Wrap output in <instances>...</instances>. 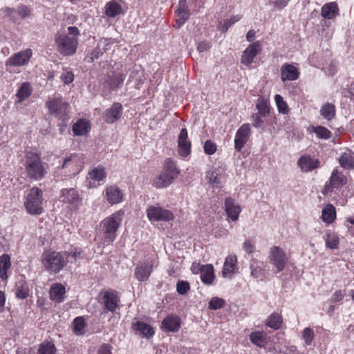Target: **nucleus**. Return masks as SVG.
<instances>
[{"mask_svg":"<svg viewBox=\"0 0 354 354\" xmlns=\"http://www.w3.org/2000/svg\"><path fill=\"white\" fill-rule=\"evenodd\" d=\"M80 32L75 26L68 27V33L59 31L55 36L57 51L63 56L74 55L78 46V36Z\"/></svg>","mask_w":354,"mask_h":354,"instance_id":"obj_1","label":"nucleus"},{"mask_svg":"<svg viewBox=\"0 0 354 354\" xmlns=\"http://www.w3.org/2000/svg\"><path fill=\"white\" fill-rule=\"evenodd\" d=\"M124 215V211L120 209L101 222L104 244L109 245L115 240L116 232L122 223Z\"/></svg>","mask_w":354,"mask_h":354,"instance_id":"obj_2","label":"nucleus"},{"mask_svg":"<svg viewBox=\"0 0 354 354\" xmlns=\"http://www.w3.org/2000/svg\"><path fill=\"white\" fill-rule=\"evenodd\" d=\"M25 168L27 176L35 180H40L47 174V167L35 153L28 151L26 154Z\"/></svg>","mask_w":354,"mask_h":354,"instance_id":"obj_3","label":"nucleus"},{"mask_svg":"<svg viewBox=\"0 0 354 354\" xmlns=\"http://www.w3.org/2000/svg\"><path fill=\"white\" fill-rule=\"evenodd\" d=\"M41 262L48 272L55 274L66 266L67 259L65 253L46 251L41 255Z\"/></svg>","mask_w":354,"mask_h":354,"instance_id":"obj_4","label":"nucleus"},{"mask_svg":"<svg viewBox=\"0 0 354 354\" xmlns=\"http://www.w3.org/2000/svg\"><path fill=\"white\" fill-rule=\"evenodd\" d=\"M180 170L177 168L175 162L166 159L161 173L153 178V185L161 189L168 187L178 177Z\"/></svg>","mask_w":354,"mask_h":354,"instance_id":"obj_5","label":"nucleus"},{"mask_svg":"<svg viewBox=\"0 0 354 354\" xmlns=\"http://www.w3.org/2000/svg\"><path fill=\"white\" fill-rule=\"evenodd\" d=\"M24 207L29 214H41L44 212L41 189L36 187L31 188L26 196Z\"/></svg>","mask_w":354,"mask_h":354,"instance_id":"obj_6","label":"nucleus"},{"mask_svg":"<svg viewBox=\"0 0 354 354\" xmlns=\"http://www.w3.org/2000/svg\"><path fill=\"white\" fill-rule=\"evenodd\" d=\"M46 106L50 114L55 115L64 122L68 120L70 105L62 97H54L46 101Z\"/></svg>","mask_w":354,"mask_h":354,"instance_id":"obj_7","label":"nucleus"},{"mask_svg":"<svg viewBox=\"0 0 354 354\" xmlns=\"http://www.w3.org/2000/svg\"><path fill=\"white\" fill-rule=\"evenodd\" d=\"M146 214L151 223L169 222L174 218V215L171 210L165 209L158 204L149 206L146 209Z\"/></svg>","mask_w":354,"mask_h":354,"instance_id":"obj_8","label":"nucleus"},{"mask_svg":"<svg viewBox=\"0 0 354 354\" xmlns=\"http://www.w3.org/2000/svg\"><path fill=\"white\" fill-rule=\"evenodd\" d=\"M269 259L270 263L275 268L276 273L283 270L288 261V258L284 251L277 246H274L270 249Z\"/></svg>","mask_w":354,"mask_h":354,"instance_id":"obj_9","label":"nucleus"},{"mask_svg":"<svg viewBox=\"0 0 354 354\" xmlns=\"http://www.w3.org/2000/svg\"><path fill=\"white\" fill-rule=\"evenodd\" d=\"M251 135L250 125L248 123L241 125L237 130L234 139V148L238 152L241 151Z\"/></svg>","mask_w":354,"mask_h":354,"instance_id":"obj_10","label":"nucleus"},{"mask_svg":"<svg viewBox=\"0 0 354 354\" xmlns=\"http://www.w3.org/2000/svg\"><path fill=\"white\" fill-rule=\"evenodd\" d=\"M346 177L337 170H334L330 177L329 182L326 183L323 194L326 195L333 192L335 189H338L346 183Z\"/></svg>","mask_w":354,"mask_h":354,"instance_id":"obj_11","label":"nucleus"},{"mask_svg":"<svg viewBox=\"0 0 354 354\" xmlns=\"http://www.w3.org/2000/svg\"><path fill=\"white\" fill-rule=\"evenodd\" d=\"M111 44V39H100L97 44V46L87 54L84 58V60L87 63H93L95 60L98 59L100 57L102 56L104 53H105L109 49V46Z\"/></svg>","mask_w":354,"mask_h":354,"instance_id":"obj_12","label":"nucleus"},{"mask_svg":"<svg viewBox=\"0 0 354 354\" xmlns=\"http://www.w3.org/2000/svg\"><path fill=\"white\" fill-rule=\"evenodd\" d=\"M32 56V50L26 49L15 53L10 57L6 62V66H21L27 64Z\"/></svg>","mask_w":354,"mask_h":354,"instance_id":"obj_13","label":"nucleus"},{"mask_svg":"<svg viewBox=\"0 0 354 354\" xmlns=\"http://www.w3.org/2000/svg\"><path fill=\"white\" fill-rule=\"evenodd\" d=\"M104 309L114 313L119 308L120 302V297L115 290H107L104 292L102 297Z\"/></svg>","mask_w":354,"mask_h":354,"instance_id":"obj_14","label":"nucleus"},{"mask_svg":"<svg viewBox=\"0 0 354 354\" xmlns=\"http://www.w3.org/2000/svg\"><path fill=\"white\" fill-rule=\"evenodd\" d=\"M122 106L119 102H114L111 107L103 113V119L107 124H113L118 121L122 115Z\"/></svg>","mask_w":354,"mask_h":354,"instance_id":"obj_15","label":"nucleus"},{"mask_svg":"<svg viewBox=\"0 0 354 354\" xmlns=\"http://www.w3.org/2000/svg\"><path fill=\"white\" fill-rule=\"evenodd\" d=\"M153 262L149 260L139 263L135 268V277L139 281H147L153 270Z\"/></svg>","mask_w":354,"mask_h":354,"instance_id":"obj_16","label":"nucleus"},{"mask_svg":"<svg viewBox=\"0 0 354 354\" xmlns=\"http://www.w3.org/2000/svg\"><path fill=\"white\" fill-rule=\"evenodd\" d=\"M191 142L188 140L187 131L183 128L178 138V154L182 157L187 156L191 152Z\"/></svg>","mask_w":354,"mask_h":354,"instance_id":"obj_17","label":"nucleus"},{"mask_svg":"<svg viewBox=\"0 0 354 354\" xmlns=\"http://www.w3.org/2000/svg\"><path fill=\"white\" fill-rule=\"evenodd\" d=\"M261 50V44L259 41H256L250 44L244 50L241 57V64L245 66H250L254 58Z\"/></svg>","mask_w":354,"mask_h":354,"instance_id":"obj_18","label":"nucleus"},{"mask_svg":"<svg viewBox=\"0 0 354 354\" xmlns=\"http://www.w3.org/2000/svg\"><path fill=\"white\" fill-rule=\"evenodd\" d=\"M180 318L174 314L167 316L161 323V328L166 332L176 333L180 328Z\"/></svg>","mask_w":354,"mask_h":354,"instance_id":"obj_19","label":"nucleus"},{"mask_svg":"<svg viewBox=\"0 0 354 354\" xmlns=\"http://www.w3.org/2000/svg\"><path fill=\"white\" fill-rule=\"evenodd\" d=\"M61 192L62 194L59 196L60 201L69 203L75 207L78 206L81 203V198L78 192L75 189H63Z\"/></svg>","mask_w":354,"mask_h":354,"instance_id":"obj_20","label":"nucleus"},{"mask_svg":"<svg viewBox=\"0 0 354 354\" xmlns=\"http://www.w3.org/2000/svg\"><path fill=\"white\" fill-rule=\"evenodd\" d=\"M132 329L136 335H139L147 338H149L154 335V330L152 327L143 322L134 320L132 322Z\"/></svg>","mask_w":354,"mask_h":354,"instance_id":"obj_21","label":"nucleus"},{"mask_svg":"<svg viewBox=\"0 0 354 354\" xmlns=\"http://www.w3.org/2000/svg\"><path fill=\"white\" fill-rule=\"evenodd\" d=\"M50 299L56 303H62L66 298V288L62 283L53 284L49 290Z\"/></svg>","mask_w":354,"mask_h":354,"instance_id":"obj_22","label":"nucleus"},{"mask_svg":"<svg viewBox=\"0 0 354 354\" xmlns=\"http://www.w3.org/2000/svg\"><path fill=\"white\" fill-rule=\"evenodd\" d=\"M297 165L303 171L308 172L319 167V161L313 158L310 155H303L298 160Z\"/></svg>","mask_w":354,"mask_h":354,"instance_id":"obj_23","label":"nucleus"},{"mask_svg":"<svg viewBox=\"0 0 354 354\" xmlns=\"http://www.w3.org/2000/svg\"><path fill=\"white\" fill-rule=\"evenodd\" d=\"M299 73L297 68L290 64H284L281 68V78L286 81H294L299 78Z\"/></svg>","mask_w":354,"mask_h":354,"instance_id":"obj_24","label":"nucleus"},{"mask_svg":"<svg viewBox=\"0 0 354 354\" xmlns=\"http://www.w3.org/2000/svg\"><path fill=\"white\" fill-rule=\"evenodd\" d=\"M225 207L227 216L233 221H236L241 213L240 206L236 204L232 198L227 197L225 201Z\"/></svg>","mask_w":354,"mask_h":354,"instance_id":"obj_25","label":"nucleus"},{"mask_svg":"<svg viewBox=\"0 0 354 354\" xmlns=\"http://www.w3.org/2000/svg\"><path fill=\"white\" fill-rule=\"evenodd\" d=\"M12 291L15 292V297L20 299H25L30 295L29 285L23 278L18 279L15 282Z\"/></svg>","mask_w":354,"mask_h":354,"instance_id":"obj_26","label":"nucleus"},{"mask_svg":"<svg viewBox=\"0 0 354 354\" xmlns=\"http://www.w3.org/2000/svg\"><path fill=\"white\" fill-rule=\"evenodd\" d=\"M125 78V74L112 71L108 75L106 84L110 90L115 91L122 86Z\"/></svg>","mask_w":354,"mask_h":354,"instance_id":"obj_27","label":"nucleus"},{"mask_svg":"<svg viewBox=\"0 0 354 354\" xmlns=\"http://www.w3.org/2000/svg\"><path fill=\"white\" fill-rule=\"evenodd\" d=\"M107 201L111 204H117L122 201L123 193L117 186H110L106 189Z\"/></svg>","mask_w":354,"mask_h":354,"instance_id":"obj_28","label":"nucleus"},{"mask_svg":"<svg viewBox=\"0 0 354 354\" xmlns=\"http://www.w3.org/2000/svg\"><path fill=\"white\" fill-rule=\"evenodd\" d=\"M322 16L327 19H333L339 15V8L336 2H330L324 5L321 9Z\"/></svg>","mask_w":354,"mask_h":354,"instance_id":"obj_29","label":"nucleus"},{"mask_svg":"<svg viewBox=\"0 0 354 354\" xmlns=\"http://www.w3.org/2000/svg\"><path fill=\"white\" fill-rule=\"evenodd\" d=\"M251 275L255 279H262L265 277L264 263L252 259L250 264Z\"/></svg>","mask_w":354,"mask_h":354,"instance_id":"obj_30","label":"nucleus"},{"mask_svg":"<svg viewBox=\"0 0 354 354\" xmlns=\"http://www.w3.org/2000/svg\"><path fill=\"white\" fill-rule=\"evenodd\" d=\"M32 92V88L30 84L28 82H23L19 86L16 96L18 98L17 103H21L27 98H28Z\"/></svg>","mask_w":354,"mask_h":354,"instance_id":"obj_31","label":"nucleus"},{"mask_svg":"<svg viewBox=\"0 0 354 354\" xmlns=\"http://www.w3.org/2000/svg\"><path fill=\"white\" fill-rule=\"evenodd\" d=\"M215 279L214 267L212 264L205 265L201 274V279L204 284L211 285Z\"/></svg>","mask_w":354,"mask_h":354,"instance_id":"obj_32","label":"nucleus"},{"mask_svg":"<svg viewBox=\"0 0 354 354\" xmlns=\"http://www.w3.org/2000/svg\"><path fill=\"white\" fill-rule=\"evenodd\" d=\"M121 5L116 1L112 0L105 6V14L109 17H115L122 12Z\"/></svg>","mask_w":354,"mask_h":354,"instance_id":"obj_33","label":"nucleus"},{"mask_svg":"<svg viewBox=\"0 0 354 354\" xmlns=\"http://www.w3.org/2000/svg\"><path fill=\"white\" fill-rule=\"evenodd\" d=\"M335 218V207L331 204L326 205V206L322 210V218L323 221L327 224H330L334 221Z\"/></svg>","mask_w":354,"mask_h":354,"instance_id":"obj_34","label":"nucleus"},{"mask_svg":"<svg viewBox=\"0 0 354 354\" xmlns=\"http://www.w3.org/2000/svg\"><path fill=\"white\" fill-rule=\"evenodd\" d=\"M326 247L327 248L334 250L337 249L339 244V239L338 235L335 232L328 231L324 236Z\"/></svg>","mask_w":354,"mask_h":354,"instance_id":"obj_35","label":"nucleus"},{"mask_svg":"<svg viewBox=\"0 0 354 354\" xmlns=\"http://www.w3.org/2000/svg\"><path fill=\"white\" fill-rule=\"evenodd\" d=\"M236 256H227L225 260L222 274L224 277H227L228 274L234 272V268L236 264Z\"/></svg>","mask_w":354,"mask_h":354,"instance_id":"obj_36","label":"nucleus"},{"mask_svg":"<svg viewBox=\"0 0 354 354\" xmlns=\"http://www.w3.org/2000/svg\"><path fill=\"white\" fill-rule=\"evenodd\" d=\"M335 105L330 102L324 104L320 109L321 115L328 121L331 120L335 116Z\"/></svg>","mask_w":354,"mask_h":354,"instance_id":"obj_37","label":"nucleus"},{"mask_svg":"<svg viewBox=\"0 0 354 354\" xmlns=\"http://www.w3.org/2000/svg\"><path fill=\"white\" fill-rule=\"evenodd\" d=\"M340 165L345 169L354 168V153L351 151L344 152L339 158Z\"/></svg>","mask_w":354,"mask_h":354,"instance_id":"obj_38","label":"nucleus"},{"mask_svg":"<svg viewBox=\"0 0 354 354\" xmlns=\"http://www.w3.org/2000/svg\"><path fill=\"white\" fill-rule=\"evenodd\" d=\"M282 323L281 315L277 313H273L268 317L266 325L274 330H278L281 327Z\"/></svg>","mask_w":354,"mask_h":354,"instance_id":"obj_39","label":"nucleus"},{"mask_svg":"<svg viewBox=\"0 0 354 354\" xmlns=\"http://www.w3.org/2000/svg\"><path fill=\"white\" fill-rule=\"evenodd\" d=\"M256 107L258 109V114L261 117H266L270 113L268 100L263 96L257 99Z\"/></svg>","mask_w":354,"mask_h":354,"instance_id":"obj_40","label":"nucleus"},{"mask_svg":"<svg viewBox=\"0 0 354 354\" xmlns=\"http://www.w3.org/2000/svg\"><path fill=\"white\" fill-rule=\"evenodd\" d=\"M251 342L258 347L263 348L266 344V337L261 331L252 332L250 335Z\"/></svg>","mask_w":354,"mask_h":354,"instance_id":"obj_41","label":"nucleus"},{"mask_svg":"<svg viewBox=\"0 0 354 354\" xmlns=\"http://www.w3.org/2000/svg\"><path fill=\"white\" fill-rule=\"evenodd\" d=\"M10 257L3 254L0 257V276L2 279L7 278V270L10 268Z\"/></svg>","mask_w":354,"mask_h":354,"instance_id":"obj_42","label":"nucleus"},{"mask_svg":"<svg viewBox=\"0 0 354 354\" xmlns=\"http://www.w3.org/2000/svg\"><path fill=\"white\" fill-rule=\"evenodd\" d=\"M57 348L50 342H43L39 345L38 354H56Z\"/></svg>","mask_w":354,"mask_h":354,"instance_id":"obj_43","label":"nucleus"},{"mask_svg":"<svg viewBox=\"0 0 354 354\" xmlns=\"http://www.w3.org/2000/svg\"><path fill=\"white\" fill-rule=\"evenodd\" d=\"M73 131L75 136H83L88 132V122L84 120H80L73 126Z\"/></svg>","mask_w":354,"mask_h":354,"instance_id":"obj_44","label":"nucleus"},{"mask_svg":"<svg viewBox=\"0 0 354 354\" xmlns=\"http://www.w3.org/2000/svg\"><path fill=\"white\" fill-rule=\"evenodd\" d=\"M86 326L85 319L83 317H77L73 321V332L77 335H83Z\"/></svg>","mask_w":354,"mask_h":354,"instance_id":"obj_45","label":"nucleus"},{"mask_svg":"<svg viewBox=\"0 0 354 354\" xmlns=\"http://www.w3.org/2000/svg\"><path fill=\"white\" fill-rule=\"evenodd\" d=\"M189 1L187 0H180L178 1V8L176 10L178 15H181L189 18L190 11L188 6Z\"/></svg>","mask_w":354,"mask_h":354,"instance_id":"obj_46","label":"nucleus"},{"mask_svg":"<svg viewBox=\"0 0 354 354\" xmlns=\"http://www.w3.org/2000/svg\"><path fill=\"white\" fill-rule=\"evenodd\" d=\"M313 131L322 139H328L331 137V132L323 126L312 127Z\"/></svg>","mask_w":354,"mask_h":354,"instance_id":"obj_47","label":"nucleus"},{"mask_svg":"<svg viewBox=\"0 0 354 354\" xmlns=\"http://www.w3.org/2000/svg\"><path fill=\"white\" fill-rule=\"evenodd\" d=\"M89 176L95 180L101 181L106 177V172L102 167H97L89 172Z\"/></svg>","mask_w":354,"mask_h":354,"instance_id":"obj_48","label":"nucleus"},{"mask_svg":"<svg viewBox=\"0 0 354 354\" xmlns=\"http://www.w3.org/2000/svg\"><path fill=\"white\" fill-rule=\"evenodd\" d=\"M274 100L279 112L283 114H287L289 111V109L286 102L283 100L282 96L279 94H277L274 96Z\"/></svg>","mask_w":354,"mask_h":354,"instance_id":"obj_49","label":"nucleus"},{"mask_svg":"<svg viewBox=\"0 0 354 354\" xmlns=\"http://www.w3.org/2000/svg\"><path fill=\"white\" fill-rule=\"evenodd\" d=\"M207 178L209 182L216 187H218L221 184V177L217 171H209L207 174Z\"/></svg>","mask_w":354,"mask_h":354,"instance_id":"obj_50","label":"nucleus"},{"mask_svg":"<svg viewBox=\"0 0 354 354\" xmlns=\"http://www.w3.org/2000/svg\"><path fill=\"white\" fill-rule=\"evenodd\" d=\"M225 301L223 299L217 297H213L208 303V308L211 310H218L224 307Z\"/></svg>","mask_w":354,"mask_h":354,"instance_id":"obj_51","label":"nucleus"},{"mask_svg":"<svg viewBox=\"0 0 354 354\" xmlns=\"http://www.w3.org/2000/svg\"><path fill=\"white\" fill-rule=\"evenodd\" d=\"M76 158L77 156L75 155H71L68 158H66L64 160V162L62 165V168H73L74 167H75L77 164V160Z\"/></svg>","mask_w":354,"mask_h":354,"instance_id":"obj_52","label":"nucleus"},{"mask_svg":"<svg viewBox=\"0 0 354 354\" xmlns=\"http://www.w3.org/2000/svg\"><path fill=\"white\" fill-rule=\"evenodd\" d=\"M189 288V283L187 281H180L177 283L176 290L180 295H185Z\"/></svg>","mask_w":354,"mask_h":354,"instance_id":"obj_53","label":"nucleus"},{"mask_svg":"<svg viewBox=\"0 0 354 354\" xmlns=\"http://www.w3.org/2000/svg\"><path fill=\"white\" fill-rule=\"evenodd\" d=\"M216 151V145L212 141L207 140L204 143V151L206 154L212 155Z\"/></svg>","mask_w":354,"mask_h":354,"instance_id":"obj_54","label":"nucleus"},{"mask_svg":"<svg viewBox=\"0 0 354 354\" xmlns=\"http://www.w3.org/2000/svg\"><path fill=\"white\" fill-rule=\"evenodd\" d=\"M302 337L307 345H310L314 337V331L310 328H306L303 331Z\"/></svg>","mask_w":354,"mask_h":354,"instance_id":"obj_55","label":"nucleus"},{"mask_svg":"<svg viewBox=\"0 0 354 354\" xmlns=\"http://www.w3.org/2000/svg\"><path fill=\"white\" fill-rule=\"evenodd\" d=\"M16 14H18L22 19L28 17L30 14V10L25 5H21L18 7Z\"/></svg>","mask_w":354,"mask_h":354,"instance_id":"obj_56","label":"nucleus"},{"mask_svg":"<svg viewBox=\"0 0 354 354\" xmlns=\"http://www.w3.org/2000/svg\"><path fill=\"white\" fill-rule=\"evenodd\" d=\"M289 1L290 0H269L270 3L277 10H282L284 8L288 5Z\"/></svg>","mask_w":354,"mask_h":354,"instance_id":"obj_57","label":"nucleus"},{"mask_svg":"<svg viewBox=\"0 0 354 354\" xmlns=\"http://www.w3.org/2000/svg\"><path fill=\"white\" fill-rule=\"evenodd\" d=\"M211 48V43L210 41L204 40L201 41L198 43L197 44V50L199 53H203L208 50H209Z\"/></svg>","mask_w":354,"mask_h":354,"instance_id":"obj_58","label":"nucleus"},{"mask_svg":"<svg viewBox=\"0 0 354 354\" xmlns=\"http://www.w3.org/2000/svg\"><path fill=\"white\" fill-rule=\"evenodd\" d=\"M252 125L255 128H261L263 125V121L261 120V116L258 113H254L252 116Z\"/></svg>","mask_w":354,"mask_h":354,"instance_id":"obj_59","label":"nucleus"},{"mask_svg":"<svg viewBox=\"0 0 354 354\" xmlns=\"http://www.w3.org/2000/svg\"><path fill=\"white\" fill-rule=\"evenodd\" d=\"M205 268V265L201 264L200 263L194 262L191 267V271L193 274H201L203 268Z\"/></svg>","mask_w":354,"mask_h":354,"instance_id":"obj_60","label":"nucleus"},{"mask_svg":"<svg viewBox=\"0 0 354 354\" xmlns=\"http://www.w3.org/2000/svg\"><path fill=\"white\" fill-rule=\"evenodd\" d=\"M243 247L248 254H252L254 251V245L248 239L245 241Z\"/></svg>","mask_w":354,"mask_h":354,"instance_id":"obj_61","label":"nucleus"},{"mask_svg":"<svg viewBox=\"0 0 354 354\" xmlns=\"http://www.w3.org/2000/svg\"><path fill=\"white\" fill-rule=\"evenodd\" d=\"M111 348L109 344H103L100 346L97 354H112Z\"/></svg>","mask_w":354,"mask_h":354,"instance_id":"obj_62","label":"nucleus"},{"mask_svg":"<svg viewBox=\"0 0 354 354\" xmlns=\"http://www.w3.org/2000/svg\"><path fill=\"white\" fill-rule=\"evenodd\" d=\"M62 79L64 84H68L71 83L74 80V75L71 71H67L62 75Z\"/></svg>","mask_w":354,"mask_h":354,"instance_id":"obj_63","label":"nucleus"},{"mask_svg":"<svg viewBox=\"0 0 354 354\" xmlns=\"http://www.w3.org/2000/svg\"><path fill=\"white\" fill-rule=\"evenodd\" d=\"M344 297V294L342 292V290H336L332 296V300L334 302H339L342 300H343Z\"/></svg>","mask_w":354,"mask_h":354,"instance_id":"obj_64","label":"nucleus"}]
</instances>
